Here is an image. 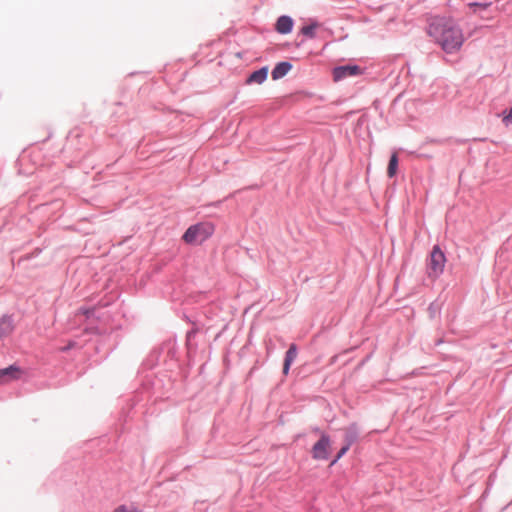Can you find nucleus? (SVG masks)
I'll return each instance as SVG.
<instances>
[{"instance_id":"nucleus-7","label":"nucleus","mask_w":512,"mask_h":512,"mask_svg":"<svg viewBox=\"0 0 512 512\" xmlns=\"http://www.w3.org/2000/svg\"><path fill=\"white\" fill-rule=\"evenodd\" d=\"M268 76V68L263 67L257 71H254L246 80L247 84H262Z\"/></svg>"},{"instance_id":"nucleus-1","label":"nucleus","mask_w":512,"mask_h":512,"mask_svg":"<svg viewBox=\"0 0 512 512\" xmlns=\"http://www.w3.org/2000/svg\"><path fill=\"white\" fill-rule=\"evenodd\" d=\"M428 34L434 38L447 53H452L460 49L464 42L461 29L449 18H434L429 24Z\"/></svg>"},{"instance_id":"nucleus-3","label":"nucleus","mask_w":512,"mask_h":512,"mask_svg":"<svg viewBox=\"0 0 512 512\" xmlns=\"http://www.w3.org/2000/svg\"><path fill=\"white\" fill-rule=\"evenodd\" d=\"M446 257L439 246H434L428 263V276L437 278L442 274L445 267Z\"/></svg>"},{"instance_id":"nucleus-14","label":"nucleus","mask_w":512,"mask_h":512,"mask_svg":"<svg viewBox=\"0 0 512 512\" xmlns=\"http://www.w3.org/2000/svg\"><path fill=\"white\" fill-rule=\"evenodd\" d=\"M113 512H141V510L133 504H131V505L123 504V505H119L117 508H115Z\"/></svg>"},{"instance_id":"nucleus-6","label":"nucleus","mask_w":512,"mask_h":512,"mask_svg":"<svg viewBox=\"0 0 512 512\" xmlns=\"http://www.w3.org/2000/svg\"><path fill=\"white\" fill-rule=\"evenodd\" d=\"M293 27V20L289 16H281L276 22V30L280 34L290 33Z\"/></svg>"},{"instance_id":"nucleus-4","label":"nucleus","mask_w":512,"mask_h":512,"mask_svg":"<svg viewBox=\"0 0 512 512\" xmlns=\"http://www.w3.org/2000/svg\"><path fill=\"white\" fill-rule=\"evenodd\" d=\"M330 449V439L327 435L322 434L320 440L314 444L312 448V456L316 460H324L328 458Z\"/></svg>"},{"instance_id":"nucleus-5","label":"nucleus","mask_w":512,"mask_h":512,"mask_svg":"<svg viewBox=\"0 0 512 512\" xmlns=\"http://www.w3.org/2000/svg\"><path fill=\"white\" fill-rule=\"evenodd\" d=\"M361 74V68L357 65H345L336 67L333 70L334 81H340L347 77L356 76Z\"/></svg>"},{"instance_id":"nucleus-13","label":"nucleus","mask_w":512,"mask_h":512,"mask_svg":"<svg viewBox=\"0 0 512 512\" xmlns=\"http://www.w3.org/2000/svg\"><path fill=\"white\" fill-rule=\"evenodd\" d=\"M319 27L317 22H312L309 25L303 26L301 28V33L309 38L315 37V30Z\"/></svg>"},{"instance_id":"nucleus-11","label":"nucleus","mask_w":512,"mask_h":512,"mask_svg":"<svg viewBox=\"0 0 512 512\" xmlns=\"http://www.w3.org/2000/svg\"><path fill=\"white\" fill-rule=\"evenodd\" d=\"M398 169V156L397 153H393L390 157L388 167H387V175L392 178L396 175Z\"/></svg>"},{"instance_id":"nucleus-15","label":"nucleus","mask_w":512,"mask_h":512,"mask_svg":"<svg viewBox=\"0 0 512 512\" xmlns=\"http://www.w3.org/2000/svg\"><path fill=\"white\" fill-rule=\"evenodd\" d=\"M350 445H351V442H348L344 447H342L340 449V451L338 452L336 458L332 461L331 465L335 464L341 457H343V455L346 454V452L349 450L350 448Z\"/></svg>"},{"instance_id":"nucleus-8","label":"nucleus","mask_w":512,"mask_h":512,"mask_svg":"<svg viewBox=\"0 0 512 512\" xmlns=\"http://www.w3.org/2000/svg\"><path fill=\"white\" fill-rule=\"evenodd\" d=\"M296 357H297V347L295 344H291L289 349L286 352L284 364H283V373L285 375L288 374L290 366L293 363V361L296 359Z\"/></svg>"},{"instance_id":"nucleus-12","label":"nucleus","mask_w":512,"mask_h":512,"mask_svg":"<svg viewBox=\"0 0 512 512\" xmlns=\"http://www.w3.org/2000/svg\"><path fill=\"white\" fill-rule=\"evenodd\" d=\"M18 369L11 366L0 370V383H4V377L8 376L12 379L18 378Z\"/></svg>"},{"instance_id":"nucleus-10","label":"nucleus","mask_w":512,"mask_h":512,"mask_svg":"<svg viewBox=\"0 0 512 512\" xmlns=\"http://www.w3.org/2000/svg\"><path fill=\"white\" fill-rule=\"evenodd\" d=\"M13 331V323L10 318L4 317L0 320V339Z\"/></svg>"},{"instance_id":"nucleus-9","label":"nucleus","mask_w":512,"mask_h":512,"mask_svg":"<svg viewBox=\"0 0 512 512\" xmlns=\"http://www.w3.org/2000/svg\"><path fill=\"white\" fill-rule=\"evenodd\" d=\"M292 68L289 62H280L272 70V78L278 80L284 77Z\"/></svg>"},{"instance_id":"nucleus-16","label":"nucleus","mask_w":512,"mask_h":512,"mask_svg":"<svg viewBox=\"0 0 512 512\" xmlns=\"http://www.w3.org/2000/svg\"><path fill=\"white\" fill-rule=\"evenodd\" d=\"M503 122L505 123V125H509L510 123H512V108L503 117Z\"/></svg>"},{"instance_id":"nucleus-2","label":"nucleus","mask_w":512,"mask_h":512,"mask_svg":"<svg viewBox=\"0 0 512 512\" xmlns=\"http://www.w3.org/2000/svg\"><path fill=\"white\" fill-rule=\"evenodd\" d=\"M214 232V226L211 223H198L190 226L183 235V240L187 244H201L206 241Z\"/></svg>"}]
</instances>
